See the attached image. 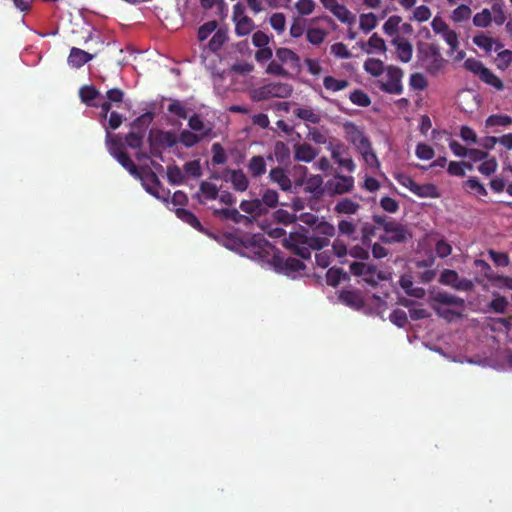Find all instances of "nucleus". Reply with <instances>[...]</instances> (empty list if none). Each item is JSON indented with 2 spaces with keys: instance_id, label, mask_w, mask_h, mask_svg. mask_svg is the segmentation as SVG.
I'll return each mask as SVG.
<instances>
[{
  "instance_id": "obj_1",
  "label": "nucleus",
  "mask_w": 512,
  "mask_h": 512,
  "mask_svg": "<svg viewBox=\"0 0 512 512\" xmlns=\"http://www.w3.org/2000/svg\"><path fill=\"white\" fill-rule=\"evenodd\" d=\"M302 229L307 232L304 228ZM334 234L335 227L332 224L320 221L313 228V234L309 235L308 232L290 233L288 238L284 239L283 246L302 259H309L311 257V250H320L328 246L329 239Z\"/></svg>"
},
{
  "instance_id": "obj_2",
  "label": "nucleus",
  "mask_w": 512,
  "mask_h": 512,
  "mask_svg": "<svg viewBox=\"0 0 512 512\" xmlns=\"http://www.w3.org/2000/svg\"><path fill=\"white\" fill-rule=\"evenodd\" d=\"M344 129L348 141L354 145L357 152L362 156L367 166L372 169L380 168V161L372 147L371 141L364 134V132L352 122H347L344 125Z\"/></svg>"
},
{
  "instance_id": "obj_3",
  "label": "nucleus",
  "mask_w": 512,
  "mask_h": 512,
  "mask_svg": "<svg viewBox=\"0 0 512 512\" xmlns=\"http://www.w3.org/2000/svg\"><path fill=\"white\" fill-rule=\"evenodd\" d=\"M419 60L430 75H437L445 66L440 47L435 43H426L418 50Z\"/></svg>"
},
{
  "instance_id": "obj_4",
  "label": "nucleus",
  "mask_w": 512,
  "mask_h": 512,
  "mask_svg": "<svg viewBox=\"0 0 512 512\" xmlns=\"http://www.w3.org/2000/svg\"><path fill=\"white\" fill-rule=\"evenodd\" d=\"M154 119V113L146 112L137 117L131 124V131L125 136V144L131 149H140L147 129Z\"/></svg>"
},
{
  "instance_id": "obj_5",
  "label": "nucleus",
  "mask_w": 512,
  "mask_h": 512,
  "mask_svg": "<svg viewBox=\"0 0 512 512\" xmlns=\"http://www.w3.org/2000/svg\"><path fill=\"white\" fill-rule=\"evenodd\" d=\"M292 92L293 87L290 84L272 82L252 90L251 98L257 102L270 98H288Z\"/></svg>"
},
{
  "instance_id": "obj_6",
  "label": "nucleus",
  "mask_w": 512,
  "mask_h": 512,
  "mask_svg": "<svg viewBox=\"0 0 512 512\" xmlns=\"http://www.w3.org/2000/svg\"><path fill=\"white\" fill-rule=\"evenodd\" d=\"M151 154L155 157H162V147H173L177 140L171 131L151 130L148 136Z\"/></svg>"
},
{
  "instance_id": "obj_7",
  "label": "nucleus",
  "mask_w": 512,
  "mask_h": 512,
  "mask_svg": "<svg viewBox=\"0 0 512 512\" xmlns=\"http://www.w3.org/2000/svg\"><path fill=\"white\" fill-rule=\"evenodd\" d=\"M411 237L408 229L402 223L393 220L385 225L384 234L379 237L380 241L385 244L405 243Z\"/></svg>"
},
{
  "instance_id": "obj_8",
  "label": "nucleus",
  "mask_w": 512,
  "mask_h": 512,
  "mask_svg": "<svg viewBox=\"0 0 512 512\" xmlns=\"http://www.w3.org/2000/svg\"><path fill=\"white\" fill-rule=\"evenodd\" d=\"M403 71L396 66H388L386 68V81L379 82V88L389 94L399 95L403 92L401 83Z\"/></svg>"
},
{
  "instance_id": "obj_9",
  "label": "nucleus",
  "mask_w": 512,
  "mask_h": 512,
  "mask_svg": "<svg viewBox=\"0 0 512 512\" xmlns=\"http://www.w3.org/2000/svg\"><path fill=\"white\" fill-rule=\"evenodd\" d=\"M439 282L443 285L451 286L459 291H470L473 289V282L466 278H460L455 270L444 269L441 272Z\"/></svg>"
},
{
  "instance_id": "obj_10",
  "label": "nucleus",
  "mask_w": 512,
  "mask_h": 512,
  "mask_svg": "<svg viewBox=\"0 0 512 512\" xmlns=\"http://www.w3.org/2000/svg\"><path fill=\"white\" fill-rule=\"evenodd\" d=\"M327 190L332 194H344L350 192L354 187L352 176L335 175L326 183Z\"/></svg>"
},
{
  "instance_id": "obj_11",
  "label": "nucleus",
  "mask_w": 512,
  "mask_h": 512,
  "mask_svg": "<svg viewBox=\"0 0 512 512\" xmlns=\"http://www.w3.org/2000/svg\"><path fill=\"white\" fill-rule=\"evenodd\" d=\"M391 44L395 47L396 57L403 63L411 61L413 56V46L405 37L396 36L392 39Z\"/></svg>"
},
{
  "instance_id": "obj_12",
  "label": "nucleus",
  "mask_w": 512,
  "mask_h": 512,
  "mask_svg": "<svg viewBox=\"0 0 512 512\" xmlns=\"http://www.w3.org/2000/svg\"><path fill=\"white\" fill-rule=\"evenodd\" d=\"M223 179L225 181H230L233 189L238 192L246 191L249 186V180L241 169H226L224 171Z\"/></svg>"
},
{
  "instance_id": "obj_13",
  "label": "nucleus",
  "mask_w": 512,
  "mask_h": 512,
  "mask_svg": "<svg viewBox=\"0 0 512 512\" xmlns=\"http://www.w3.org/2000/svg\"><path fill=\"white\" fill-rule=\"evenodd\" d=\"M339 300L341 303L355 310H360L365 306L361 293L355 290L341 291L339 294Z\"/></svg>"
},
{
  "instance_id": "obj_14",
  "label": "nucleus",
  "mask_w": 512,
  "mask_h": 512,
  "mask_svg": "<svg viewBox=\"0 0 512 512\" xmlns=\"http://www.w3.org/2000/svg\"><path fill=\"white\" fill-rule=\"evenodd\" d=\"M79 96L83 103L94 108H98L99 100L102 99L99 90L92 85L82 86L79 90Z\"/></svg>"
},
{
  "instance_id": "obj_15",
  "label": "nucleus",
  "mask_w": 512,
  "mask_h": 512,
  "mask_svg": "<svg viewBox=\"0 0 512 512\" xmlns=\"http://www.w3.org/2000/svg\"><path fill=\"white\" fill-rule=\"evenodd\" d=\"M271 182L277 184L282 191H290L292 189V181L282 167H274L269 172Z\"/></svg>"
},
{
  "instance_id": "obj_16",
  "label": "nucleus",
  "mask_w": 512,
  "mask_h": 512,
  "mask_svg": "<svg viewBox=\"0 0 512 512\" xmlns=\"http://www.w3.org/2000/svg\"><path fill=\"white\" fill-rule=\"evenodd\" d=\"M361 223V219L349 220V219H343L340 220L338 223V233L341 236L347 237L349 240L356 241L359 239L357 234V228L359 224Z\"/></svg>"
},
{
  "instance_id": "obj_17",
  "label": "nucleus",
  "mask_w": 512,
  "mask_h": 512,
  "mask_svg": "<svg viewBox=\"0 0 512 512\" xmlns=\"http://www.w3.org/2000/svg\"><path fill=\"white\" fill-rule=\"evenodd\" d=\"M297 185H302V181H297ZM304 191L312 194L315 198H320L323 195V179L320 175H312L304 182Z\"/></svg>"
},
{
  "instance_id": "obj_18",
  "label": "nucleus",
  "mask_w": 512,
  "mask_h": 512,
  "mask_svg": "<svg viewBox=\"0 0 512 512\" xmlns=\"http://www.w3.org/2000/svg\"><path fill=\"white\" fill-rule=\"evenodd\" d=\"M214 215L232 220L236 224H243L244 226H248L252 223V219L250 217L240 214L239 211L234 208L215 209Z\"/></svg>"
},
{
  "instance_id": "obj_19",
  "label": "nucleus",
  "mask_w": 512,
  "mask_h": 512,
  "mask_svg": "<svg viewBox=\"0 0 512 512\" xmlns=\"http://www.w3.org/2000/svg\"><path fill=\"white\" fill-rule=\"evenodd\" d=\"M93 55L80 49L73 47L70 50L67 62L73 68H81L83 65L93 59Z\"/></svg>"
},
{
  "instance_id": "obj_20",
  "label": "nucleus",
  "mask_w": 512,
  "mask_h": 512,
  "mask_svg": "<svg viewBox=\"0 0 512 512\" xmlns=\"http://www.w3.org/2000/svg\"><path fill=\"white\" fill-rule=\"evenodd\" d=\"M431 304H436V305H440V306L441 305H452V306H457L458 308H460L462 310L464 308L465 301H464V299H462L458 296L449 294L447 292H437L433 295Z\"/></svg>"
},
{
  "instance_id": "obj_21",
  "label": "nucleus",
  "mask_w": 512,
  "mask_h": 512,
  "mask_svg": "<svg viewBox=\"0 0 512 512\" xmlns=\"http://www.w3.org/2000/svg\"><path fill=\"white\" fill-rule=\"evenodd\" d=\"M291 151L287 143L283 141H277L274 144L273 154L269 155L267 158L269 160L275 159L279 164H288L290 163Z\"/></svg>"
},
{
  "instance_id": "obj_22",
  "label": "nucleus",
  "mask_w": 512,
  "mask_h": 512,
  "mask_svg": "<svg viewBox=\"0 0 512 512\" xmlns=\"http://www.w3.org/2000/svg\"><path fill=\"white\" fill-rule=\"evenodd\" d=\"M317 156V151L308 143H298L294 146V157L298 161L311 162Z\"/></svg>"
},
{
  "instance_id": "obj_23",
  "label": "nucleus",
  "mask_w": 512,
  "mask_h": 512,
  "mask_svg": "<svg viewBox=\"0 0 512 512\" xmlns=\"http://www.w3.org/2000/svg\"><path fill=\"white\" fill-rule=\"evenodd\" d=\"M266 161L263 156L251 157L247 164V170L252 178H259L266 173Z\"/></svg>"
},
{
  "instance_id": "obj_24",
  "label": "nucleus",
  "mask_w": 512,
  "mask_h": 512,
  "mask_svg": "<svg viewBox=\"0 0 512 512\" xmlns=\"http://www.w3.org/2000/svg\"><path fill=\"white\" fill-rule=\"evenodd\" d=\"M473 43L486 52H490L493 49L498 50L503 47L500 42L490 36L485 35L484 33L475 35L473 37Z\"/></svg>"
},
{
  "instance_id": "obj_25",
  "label": "nucleus",
  "mask_w": 512,
  "mask_h": 512,
  "mask_svg": "<svg viewBox=\"0 0 512 512\" xmlns=\"http://www.w3.org/2000/svg\"><path fill=\"white\" fill-rule=\"evenodd\" d=\"M293 114L297 118L311 124H319L321 121L320 112L310 107L296 108L294 109Z\"/></svg>"
},
{
  "instance_id": "obj_26",
  "label": "nucleus",
  "mask_w": 512,
  "mask_h": 512,
  "mask_svg": "<svg viewBox=\"0 0 512 512\" xmlns=\"http://www.w3.org/2000/svg\"><path fill=\"white\" fill-rule=\"evenodd\" d=\"M175 214L180 220L187 223L188 225H190L197 231L202 232V233L205 232V229L202 226L201 222L196 217V215L194 213H192L191 211L184 209V208H177L175 210Z\"/></svg>"
},
{
  "instance_id": "obj_27",
  "label": "nucleus",
  "mask_w": 512,
  "mask_h": 512,
  "mask_svg": "<svg viewBox=\"0 0 512 512\" xmlns=\"http://www.w3.org/2000/svg\"><path fill=\"white\" fill-rule=\"evenodd\" d=\"M399 284L405 293L415 298H423L425 290L422 287H414L412 277L410 275H402Z\"/></svg>"
},
{
  "instance_id": "obj_28",
  "label": "nucleus",
  "mask_w": 512,
  "mask_h": 512,
  "mask_svg": "<svg viewBox=\"0 0 512 512\" xmlns=\"http://www.w3.org/2000/svg\"><path fill=\"white\" fill-rule=\"evenodd\" d=\"M360 207L359 203L349 198H343L336 203L334 211L337 214L354 215L359 211Z\"/></svg>"
},
{
  "instance_id": "obj_29",
  "label": "nucleus",
  "mask_w": 512,
  "mask_h": 512,
  "mask_svg": "<svg viewBox=\"0 0 512 512\" xmlns=\"http://www.w3.org/2000/svg\"><path fill=\"white\" fill-rule=\"evenodd\" d=\"M200 193L194 195V198H197L200 203H202L201 195H203L208 200H215L218 198L219 189L213 183L202 181L199 186Z\"/></svg>"
},
{
  "instance_id": "obj_30",
  "label": "nucleus",
  "mask_w": 512,
  "mask_h": 512,
  "mask_svg": "<svg viewBox=\"0 0 512 512\" xmlns=\"http://www.w3.org/2000/svg\"><path fill=\"white\" fill-rule=\"evenodd\" d=\"M412 193L421 198H437L439 192L434 184H418L416 183Z\"/></svg>"
},
{
  "instance_id": "obj_31",
  "label": "nucleus",
  "mask_w": 512,
  "mask_h": 512,
  "mask_svg": "<svg viewBox=\"0 0 512 512\" xmlns=\"http://www.w3.org/2000/svg\"><path fill=\"white\" fill-rule=\"evenodd\" d=\"M331 13L342 23L354 24L356 16L343 4H338Z\"/></svg>"
},
{
  "instance_id": "obj_32",
  "label": "nucleus",
  "mask_w": 512,
  "mask_h": 512,
  "mask_svg": "<svg viewBox=\"0 0 512 512\" xmlns=\"http://www.w3.org/2000/svg\"><path fill=\"white\" fill-rule=\"evenodd\" d=\"M228 40L227 29L218 28L208 43V47L211 51H219L225 42Z\"/></svg>"
},
{
  "instance_id": "obj_33",
  "label": "nucleus",
  "mask_w": 512,
  "mask_h": 512,
  "mask_svg": "<svg viewBox=\"0 0 512 512\" xmlns=\"http://www.w3.org/2000/svg\"><path fill=\"white\" fill-rule=\"evenodd\" d=\"M115 159L124 167L132 176L139 177L140 172L136 164L131 160L127 152H119Z\"/></svg>"
},
{
  "instance_id": "obj_34",
  "label": "nucleus",
  "mask_w": 512,
  "mask_h": 512,
  "mask_svg": "<svg viewBox=\"0 0 512 512\" xmlns=\"http://www.w3.org/2000/svg\"><path fill=\"white\" fill-rule=\"evenodd\" d=\"M323 86L328 91L338 92L347 88L349 81L346 79H336L333 76H325L323 78Z\"/></svg>"
},
{
  "instance_id": "obj_35",
  "label": "nucleus",
  "mask_w": 512,
  "mask_h": 512,
  "mask_svg": "<svg viewBox=\"0 0 512 512\" xmlns=\"http://www.w3.org/2000/svg\"><path fill=\"white\" fill-rule=\"evenodd\" d=\"M234 22L235 32L238 36H246L250 34L255 28L254 21L248 16L241 17L239 20Z\"/></svg>"
},
{
  "instance_id": "obj_36",
  "label": "nucleus",
  "mask_w": 512,
  "mask_h": 512,
  "mask_svg": "<svg viewBox=\"0 0 512 512\" xmlns=\"http://www.w3.org/2000/svg\"><path fill=\"white\" fill-rule=\"evenodd\" d=\"M479 79L485 84L494 87L498 91H502L504 89L502 80L488 68L484 69Z\"/></svg>"
},
{
  "instance_id": "obj_37",
  "label": "nucleus",
  "mask_w": 512,
  "mask_h": 512,
  "mask_svg": "<svg viewBox=\"0 0 512 512\" xmlns=\"http://www.w3.org/2000/svg\"><path fill=\"white\" fill-rule=\"evenodd\" d=\"M142 184L148 193H153L154 188H159L161 181L158 176L152 170H147L142 176L140 175Z\"/></svg>"
},
{
  "instance_id": "obj_38",
  "label": "nucleus",
  "mask_w": 512,
  "mask_h": 512,
  "mask_svg": "<svg viewBox=\"0 0 512 512\" xmlns=\"http://www.w3.org/2000/svg\"><path fill=\"white\" fill-rule=\"evenodd\" d=\"M106 145L109 153L115 158L119 152L124 151V145L118 135H111L109 131L106 132Z\"/></svg>"
},
{
  "instance_id": "obj_39",
  "label": "nucleus",
  "mask_w": 512,
  "mask_h": 512,
  "mask_svg": "<svg viewBox=\"0 0 512 512\" xmlns=\"http://www.w3.org/2000/svg\"><path fill=\"white\" fill-rule=\"evenodd\" d=\"M328 35V31L321 28H308L306 31V39L312 45H320L324 42Z\"/></svg>"
},
{
  "instance_id": "obj_40",
  "label": "nucleus",
  "mask_w": 512,
  "mask_h": 512,
  "mask_svg": "<svg viewBox=\"0 0 512 512\" xmlns=\"http://www.w3.org/2000/svg\"><path fill=\"white\" fill-rule=\"evenodd\" d=\"M361 237L360 240L364 246H369L372 240V237L376 234L375 225L369 222H362L359 224Z\"/></svg>"
},
{
  "instance_id": "obj_41",
  "label": "nucleus",
  "mask_w": 512,
  "mask_h": 512,
  "mask_svg": "<svg viewBox=\"0 0 512 512\" xmlns=\"http://www.w3.org/2000/svg\"><path fill=\"white\" fill-rule=\"evenodd\" d=\"M188 126L192 131L200 132L203 138L208 137L211 133V128H206L204 122L198 114H194L188 120Z\"/></svg>"
},
{
  "instance_id": "obj_42",
  "label": "nucleus",
  "mask_w": 512,
  "mask_h": 512,
  "mask_svg": "<svg viewBox=\"0 0 512 512\" xmlns=\"http://www.w3.org/2000/svg\"><path fill=\"white\" fill-rule=\"evenodd\" d=\"M364 70L374 77L380 76L385 68L380 59L369 58L364 62Z\"/></svg>"
},
{
  "instance_id": "obj_43",
  "label": "nucleus",
  "mask_w": 512,
  "mask_h": 512,
  "mask_svg": "<svg viewBox=\"0 0 512 512\" xmlns=\"http://www.w3.org/2000/svg\"><path fill=\"white\" fill-rule=\"evenodd\" d=\"M332 159L341 167L346 168L348 171L353 172L355 170V163L350 157H343L341 151L338 148L332 150Z\"/></svg>"
},
{
  "instance_id": "obj_44",
  "label": "nucleus",
  "mask_w": 512,
  "mask_h": 512,
  "mask_svg": "<svg viewBox=\"0 0 512 512\" xmlns=\"http://www.w3.org/2000/svg\"><path fill=\"white\" fill-rule=\"evenodd\" d=\"M512 124V117L504 114H493L485 120L486 127L508 126Z\"/></svg>"
},
{
  "instance_id": "obj_45",
  "label": "nucleus",
  "mask_w": 512,
  "mask_h": 512,
  "mask_svg": "<svg viewBox=\"0 0 512 512\" xmlns=\"http://www.w3.org/2000/svg\"><path fill=\"white\" fill-rule=\"evenodd\" d=\"M378 24V19L374 13L361 14L359 19L360 29L366 33L373 30Z\"/></svg>"
},
{
  "instance_id": "obj_46",
  "label": "nucleus",
  "mask_w": 512,
  "mask_h": 512,
  "mask_svg": "<svg viewBox=\"0 0 512 512\" xmlns=\"http://www.w3.org/2000/svg\"><path fill=\"white\" fill-rule=\"evenodd\" d=\"M471 15V8L468 5L462 4L452 11L451 19L456 23H460L469 20Z\"/></svg>"
},
{
  "instance_id": "obj_47",
  "label": "nucleus",
  "mask_w": 512,
  "mask_h": 512,
  "mask_svg": "<svg viewBox=\"0 0 512 512\" xmlns=\"http://www.w3.org/2000/svg\"><path fill=\"white\" fill-rule=\"evenodd\" d=\"M491 11L487 8H484L481 12L476 13L473 17V24L476 27L487 28L492 23Z\"/></svg>"
},
{
  "instance_id": "obj_48",
  "label": "nucleus",
  "mask_w": 512,
  "mask_h": 512,
  "mask_svg": "<svg viewBox=\"0 0 512 512\" xmlns=\"http://www.w3.org/2000/svg\"><path fill=\"white\" fill-rule=\"evenodd\" d=\"M431 307L439 317L447 321H452L453 319L460 318L462 316L461 311H456L451 308H443L442 306L436 304H431Z\"/></svg>"
},
{
  "instance_id": "obj_49",
  "label": "nucleus",
  "mask_w": 512,
  "mask_h": 512,
  "mask_svg": "<svg viewBox=\"0 0 512 512\" xmlns=\"http://www.w3.org/2000/svg\"><path fill=\"white\" fill-rule=\"evenodd\" d=\"M509 306V302L506 297L498 295L493 298L488 307L491 311L498 314H504Z\"/></svg>"
},
{
  "instance_id": "obj_50",
  "label": "nucleus",
  "mask_w": 512,
  "mask_h": 512,
  "mask_svg": "<svg viewBox=\"0 0 512 512\" xmlns=\"http://www.w3.org/2000/svg\"><path fill=\"white\" fill-rule=\"evenodd\" d=\"M350 101L360 107H368L371 104V99L367 93L360 89H356L350 93Z\"/></svg>"
},
{
  "instance_id": "obj_51",
  "label": "nucleus",
  "mask_w": 512,
  "mask_h": 512,
  "mask_svg": "<svg viewBox=\"0 0 512 512\" xmlns=\"http://www.w3.org/2000/svg\"><path fill=\"white\" fill-rule=\"evenodd\" d=\"M167 179L170 184L179 185L184 181V174L179 166L170 165L167 166Z\"/></svg>"
},
{
  "instance_id": "obj_52",
  "label": "nucleus",
  "mask_w": 512,
  "mask_h": 512,
  "mask_svg": "<svg viewBox=\"0 0 512 512\" xmlns=\"http://www.w3.org/2000/svg\"><path fill=\"white\" fill-rule=\"evenodd\" d=\"M345 273L340 268L332 267L326 273V282L329 286L336 287L345 277Z\"/></svg>"
},
{
  "instance_id": "obj_53",
  "label": "nucleus",
  "mask_w": 512,
  "mask_h": 512,
  "mask_svg": "<svg viewBox=\"0 0 512 512\" xmlns=\"http://www.w3.org/2000/svg\"><path fill=\"white\" fill-rule=\"evenodd\" d=\"M402 18L397 15L390 16L383 25V31L388 36H394L399 29Z\"/></svg>"
},
{
  "instance_id": "obj_54",
  "label": "nucleus",
  "mask_w": 512,
  "mask_h": 512,
  "mask_svg": "<svg viewBox=\"0 0 512 512\" xmlns=\"http://www.w3.org/2000/svg\"><path fill=\"white\" fill-rule=\"evenodd\" d=\"M276 57L282 63H297L299 61V56L288 48L277 49Z\"/></svg>"
},
{
  "instance_id": "obj_55",
  "label": "nucleus",
  "mask_w": 512,
  "mask_h": 512,
  "mask_svg": "<svg viewBox=\"0 0 512 512\" xmlns=\"http://www.w3.org/2000/svg\"><path fill=\"white\" fill-rule=\"evenodd\" d=\"M202 139H203L202 136H199V135H197L194 132L189 131V130L181 131L180 138H179L180 142L185 147H193L194 145L199 143Z\"/></svg>"
},
{
  "instance_id": "obj_56",
  "label": "nucleus",
  "mask_w": 512,
  "mask_h": 512,
  "mask_svg": "<svg viewBox=\"0 0 512 512\" xmlns=\"http://www.w3.org/2000/svg\"><path fill=\"white\" fill-rule=\"evenodd\" d=\"M271 27L278 33L281 34L285 31L286 18L283 13L277 12L271 15L269 19Z\"/></svg>"
},
{
  "instance_id": "obj_57",
  "label": "nucleus",
  "mask_w": 512,
  "mask_h": 512,
  "mask_svg": "<svg viewBox=\"0 0 512 512\" xmlns=\"http://www.w3.org/2000/svg\"><path fill=\"white\" fill-rule=\"evenodd\" d=\"M217 27H218V23L216 20H211V21H208V22L204 23L203 25H201L198 29L199 41L202 42V41L206 40L211 33L215 32L217 30Z\"/></svg>"
},
{
  "instance_id": "obj_58",
  "label": "nucleus",
  "mask_w": 512,
  "mask_h": 512,
  "mask_svg": "<svg viewBox=\"0 0 512 512\" xmlns=\"http://www.w3.org/2000/svg\"><path fill=\"white\" fill-rule=\"evenodd\" d=\"M416 156L421 160H431L434 155V149L426 143H418L415 149Z\"/></svg>"
},
{
  "instance_id": "obj_59",
  "label": "nucleus",
  "mask_w": 512,
  "mask_h": 512,
  "mask_svg": "<svg viewBox=\"0 0 512 512\" xmlns=\"http://www.w3.org/2000/svg\"><path fill=\"white\" fill-rule=\"evenodd\" d=\"M464 68L473 73L474 75L480 77L484 69L486 68L483 63L475 58H468L464 62Z\"/></svg>"
},
{
  "instance_id": "obj_60",
  "label": "nucleus",
  "mask_w": 512,
  "mask_h": 512,
  "mask_svg": "<svg viewBox=\"0 0 512 512\" xmlns=\"http://www.w3.org/2000/svg\"><path fill=\"white\" fill-rule=\"evenodd\" d=\"M386 277L381 271H377L374 265L370 264V269L364 275L363 280L373 286L377 285L380 280H385Z\"/></svg>"
},
{
  "instance_id": "obj_61",
  "label": "nucleus",
  "mask_w": 512,
  "mask_h": 512,
  "mask_svg": "<svg viewBox=\"0 0 512 512\" xmlns=\"http://www.w3.org/2000/svg\"><path fill=\"white\" fill-rule=\"evenodd\" d=\"M212 163L215 165L224 164L227 161V156L224 148L220 143H214L212 145Z\"/></svg>"
},
{
  "instance_id": "obj_62",
  "label": "nucleus",
  "mask_w": 512,
  "mask_h": 512,
  "mask_svg": "<svg viewBox=\"0 0 512 512\" xmlns=\"http://www.w3.org/2000/svg\"><path fill=\"white\" fill-rule=\"evenodd\" d=\"M488 254L496 266L506 267L510 264V258L507 253L490 249L488 250Z\"/></svg>"
},
{
  "instance_id": "obj_63",
  "label": "nucleus",
  "mask_w": 512,
  "mask_h": 512,
  "mask_svg": "<svg viewBox=\"0 0 512 512\" xmlns=\"http://www.w3.org/2000/svg\"><path fill=\"white\" fill-rule=\"evenodd\" d=\"M167 110L169 113L176 115L181 119L188 117L187 109L179 100H172L168 105Z\"/></svg>"
},
{
  "instance_id": "obj_64",
  "label": "nucleus",
  "mask_w": 512,
  "mask_h": 512,
  "mask_svg": "<svg viewBox=\"0 0 512 512\" xmlns=\"http://www.w3.org/2000/svg\"><path fill=\"white\" fill-rule=\"evenodd\" d=\"M261 202L270 208L276 207L279 202V195H278L277 191L272 190V189H266L264 191V193L262 194L260 203Z\"/></svg>"
}]
</instances>
